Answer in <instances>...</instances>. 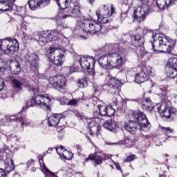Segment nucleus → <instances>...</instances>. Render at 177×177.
<instances>
[{
    "mask_svg": "<svg viewBox=\"0 0 177 177\" xmlns=\"http://www.w3.org/2000/svg\"><path fill=\"white\" fill-rule=\"evenodd\" d=\"M114 13V7L109 8L107 6H104L103 10L98 8L95 15L97 17V21L92 19H86L80 24L81 28L84 32L86 34H91V35H95L97 32H100L103 28L102 24H106L110 21V17Z\"/></svg>",
    "mask_w": 177,
    "mask_h": 177,
    "instance_id": "f257e3e1",
    "label": "nucleus"
},
{
    "mask_svg": "<svg viewBox=\"0 0 177 177\" xmlns=\"http://www.w3.org/2000/svg\"><path fill=\"white\" fill-rule=\"evenodd\" d=\"M133 118L136 121H128L124 123V128L126 131L130 133H136V131L140 128L142 132H149L150 131V122L147 120L145 113L140 111L133 112Z\"/></svg>",
    "mask_w": 177,
    "mask_h": 177,
    "instance_id": "f03ea898",
    "label": "nucleus"
},
{
    "mask_svg": "<svg viewBox=\"0 0 177 177\" xmlns=\"http://www.w3.org/2000/svg\"><path fill=\"white\" fill-rule=\"evenodd\" d=\"M152 49L154 52L171 53L176 45V41L170 39L162 33H156L152 35Z\"/></svg>",
    "mask_w": 177,
    "mask_h": 177,
    "instance_id": "7ed1b4c3",
    "label": "nucleus"
},
{
    "mask_svg": "<svg viewBox=\"0 0 177 177\" xmlns=\"http://www.w3.org/2000/svg\"><path fill=\"white\" fill-rule=\"evenodd\" d=\"M127 63V58L121 56L118 53H111L102 55L98 60V64L104 70L120 69Z\"/></svg>",
    "mask_w": 177,
    "mask_h": 177,
    "instance_id": "20e7f679",
    "label": "nucleus"
},
{
    "mask_svg": "<svg viewBox=\"0 0 177 177\" xmlns=\"http://www.w3.org/2000/svg\"><path fill=\"white\" fill-rule=\"evenodd\" d=\"M121 85H122L121 80L115 77H113L109 72L105 73V84L103 86L104 88L107 86L109 93L115 95L116 99L120 97V88H121Z\"/></svg>",
    "mask_w": 177,
    "mask_h": 177,
    "instance_id": "39448f33",
    "label": "nucleus"
},
{
    "mask_svg": "<svg viewBox=\"0 0 177 177\" xmlns=\"http://www.w3.org/2000/svg\"><path fill=\"white\" fill-rule=\"evenodd\" d=\"M52 98L49 96H45L44 95H34L32 99L27 103L26 107H34V106H38L41 109L50 111V106L52 104Z\"/></svg>",
    "mask_w": 177,
    "mask_h": 177,
    "instance_id": "423d86ee",
    "label": "nucleus"
},
{
    "mask_svg": "<svg viewBox=\"0 0 177 177\" xmlns=\"http://www.w3.org/2000/svg\"><path fill=\"white\" fill-rule=\"evenodd\" d=\"M150 0H140V3H142V6H139L134 10L133 19L138 23H142L145 21L146 16L149 15V10H150V7L147 3Z\"/></svg>",
    "mask_w": 177,
    "mask_h": 177,
    "instance_id": "0eeeda50",
    "label": "nucleus"
},
{
    "mask_svg": "<svg viewBox=\"0 0 177 177\" xmlns=\"http://www.w3.org/2000/svg\"><path fill=\"white\" fill-rule=\"evenodd\" d=\"M60 35H62L59 33V30H56L40 32L38 35V44L41 45V46H44L46 45L48 42H52V41H57V39L60 38Z\"/></svg>",
    "mask_w": 177,
    "mask_h": 177,
    "instance_id": "6e6552de",
    "label": "nucleus"
},
{
    "mask_svg": "<svg viewBox=\"0 0 177 177\" xmlns=\"http://www.w3.org/2000/svg\"><path fill=\"white\" fill-rule=\"evenodd\" d=\"M79 64L83 70H87L90 75L95 74V64H96L95 57L79 56Z\"/></svg>",
    "mask_w": 177,
    "mask_h": 177,
    "instance_id": "1a4fd4ad",
    "label": "nucleus"
},
{
    "mask_svg": "<svg viewBox=\"0 0 177 177\" xmlns=\"http://www.w3.org/2000/svg\"><path fill=\"white\" fill-rule=\"evenodd\" d=\"M19 50V41L16 39L6 38L3 39L2 50L6 55L12 56Z\"/></svg>",
    "mask_w": 177,
    "mask_h": 177,
    "instance_id": "9d476101",
    "label": "nucleus"
},
{
    "mask_svg": "<svg viewBox=\"0 0 177 177\" xmlns=\"http://www.w3.org/2000/svg\"><path fill=\"white\" fill-rule=\"evenodd\" d=\"M49 82L55 89H57L58 91H60V89H66L67 85V80H66V77L63 75H54L50 77Z\"/></svg>",
    "mask_w": 177,
    "mask_h": 177,
    "instance_id": "9b49d317",
    "label": "nucleus"
},
{
    "mask_svg": "<svg viewBox=\"0 0 177 177\" xmlns=\"http://www.w3.org/2000/svg\"><path fill=\"white\" fill-rule=\"evenodd\" d=\"M155 108L156 109V111H158L160 115L165 118H171V115L176 113V109L168 107L165 104H158Z\"/></svg>",
    "mask_w": 177,
    "mask_h": 177,
    "instance_id": "f8f14e48",
    "label": "nucleus"
},
{
    "mask_svg": "<svg viewBox=\"0 0 177 177\" xmlns=\"http://www.w3.org/2000/svg\"><path fill=\"white\" fill-rule=\"evenodd\" d=\"M94 161L95 165H100L103 164V162L107 160V155L103 153L102 152H95L94 154H91L88 158H86V161Z\"/></svg>",
    "mask_w": 177,
    "mask_h": 177,
    "instance_id": "ddd939ff",
    "label": "nucleus"
},
{
    "mask_svg": "<svg viewBox=\"0 0 177 177\" xmlns=\"http://www.w3.org/2000/svg\"><path fill=\"white\" fill-rule=\"evenodd\" d=\"M131 102H136L137 103H141V106L143 109V110H146V111H151L153 110V111H156L157 108H156V106H153V102H151L149 98H142L141 100L139 99H133L131 100Z\"/></svg>",
    "mask_w": 177,
    "mask_h": 177,
    "instance_id": "4468645a",
    "label": "nucleus"
},
{
    "mask_svg": "<svg viewBox=\"0 0 177 177\" xmlns=\"http://www.w3.org/2000/svg\"><path fill=\"white\" fill-rule=\"evenodd\" d=\"M98 110L102 117H113L115 114V110L110 106L98 105Z\"/></svg>",
    "mask_w": 177,
    "mask_h": 177,
    "instance_id": "2eb2a0df",
    "label": "nucleus"
},
{
    "mask_svg": "<svg viewBox=\"0 0 177 177\" xmlns=\"http://www.w3.org/2000/svg\"><path fill=\"white\" fill-rule=\"evenodd\" d=\"M49 3H50V0H30L28 1L29 8L31 10H35L38 7L48 6Z\"/></svg>",
    "mask_w": 177,
    "mask_h": 177,
    "instance_id": "dca6fc26",
    "label": "nucleus"
},
{
    "mask_svg": "<svg viewBox=\"0 0 177 177\" xmlns=\"http://www.w3.org/2000/svg\"><path fill=\"white\" fill-rule=\"evenodd\" d=\"M68 13L71 14L72 17H76L77 20L80 24L85 20V17L81 14V10H80V6L75 5L72 10L68 11Z\"/></svg>",
    "mask_w": 177,
    "mask_h": 177,
    "instance_id": "f3484780",
    "label": "nucleus"
},
{
    "mask_svg": "<svg viewBox=\"0 0 177 177\" xmlns=\"http://www.w3.org/2000/svg\"><path fill=\"white\" fill-rule=\"evenodd\" d=\"M66 52H67L66 49L61 48L59 51H58V55L51 59V62L53 63V64L55 66H62V64H63V59H64V55H66Z\"/></svg>",
    "mask_w": 177,
    "mask_h": 177,
    "instance_id": "a211bd4d",
    "label": "nucleus"
},
{
    "mask_svg": "<svg viewBox=\"0 0 177 177\" xmlns=\"http://www.w3.org/2000/svg\"><path fill=\"white\" fill-rule=\"evenodd\" d=\"M56 151L57 154L64 160H71V158H73V153L66 150L63 146L57 147Z\"/></svg>",
    "mask_w": 177,
    "mask_h": 177,
    "instance_id": "6ab92c4d",
    "label": "nucleus"
},
{
    "mask_svg": "<svg viewBox=\"0 0 177 177\" xmlns=\"http://www.w3.org/2000/svg\"><path fill=\"white\" fill-rule=\"evenodd\" d=\"M62 120L64 119L62 118V115L53 114L48 118V123L49 127H57V125H59V122Z\"/></svg>",
    "mask_w": 177,
    "mask_h": 177,
    "instance_id": "aec40b11",
    "label": "nucleus"
},
{
    "mask_svg": "<svg viewBox=\"0 0 177 177\" xmlns=\"http://www.w3.org/2000/svg\"><path fill=\"white\" fill-rule=\"evenodd\" d=\"M27 62L30 63V66L35 67V68H38L39 64V58L36 54H28L26 57Z\"/></svg>",
    "mask_w": 177,
    "mask_h": 177,
    "instance_id": "412c9836",
    "label": "nucleus"
},
{
    "mask_svg": "<svg viewBox=\"0 0 177 177\" xmlns=\"http://www.w3.org/2000/svg\"><path fill=\"white\" fill-rule=\"evenodd\" d=\"M175 3V0H156V6L160 10H164L168 6L174 5Z\"/></svg>",
    "mask_w": 177,
    "mask_h": 177,
    "instance_id": "4be33fe9",
    "label": "nucleus"
},
{
    "mask_svg": "<svg viewBox=\"0 0 177 177\" xmlns=\"http://www.w3.org/2000/svg\"><path fill=\"white\" fill-rule=\"evenodd\" d=\"M62 49V47H59L57 44H54L50 46L46 49V56L50 60H52L53 57H55V53L56 50H58V52Z\"/></svg>",
    "mask_w": 177,
    "mask_h": 177,
    "instance_id": "5701e85b",
    "label": "nucleus"
},
{
    "mask_svg": "<svg viewBox=\"0 0 177 177\" xmlns=\"http://www.w3.org/2000/svg\"><path fill=\"white\" fill-rule=\"evenodd\" d=\"M145 44V37L140 35H136L131 37V45L136 48L142 46Z\"/></svg>",
    "mask_w": 177,
    "mask_h": 177,
    "instance_id": "b1692460",
    "label": "nucleus"
},
{
    "mask_svg": "<svg viewBox=\"0 0 177 177\" xmlns=\"http://www.w3.org/2000/svg\"><path fill=\"white\" fill-rule=\"evenodd\" d=\"M13 8V3L10 0L0 1V12H9Z\"/></svg>",
    "mask_w": 177,
    "mask_h": 177,
    "instance_id": "393cba45",
    "label": "nucleus"
},
{
    "mask_svg": "<svg viewBox=\"0 0 177 177\" xmlns=\"http://www.w3.org/2000/svg\"><path fill=\"white\" fill-rule=\"evenodd\" d=\"M147 75L143 70H142L140 72H138L136 74L135 76V82L137 84H142L143 82H146L148 80Z\"/></svg>",
    "mask_w": 177,
    "mask_h": 177,
    "instance_id": "a878e982",
    "label": "nucleus"
},
{
    "mask_svg": "<svg viewBox=\"0 0 177 177\" xmlns=\"http://www.w3.org/2000/svg\"><path fill=\"white\" fill-rule=\"evenodd\" d=\"M10 70L13 73V74L17 75V74L20 73V64H19V62L16 60L11 61L10 64Z\"/></svg>",
    "mask_w": 177,
    "mask_h": 177,
    "instance_id": "bb28decb",
    "label": "nucleus"
},
{
    "mask_svg": "<svg viewBox=\"0 0 177 177\" xmlns=\"http://www.w3.org/2000/svg\"><path fill=\"white\" fill-rule=\"evenodd\" d=\"M103 127L108 131H114L117 128V123L114 120H109L104 122Z\"/></svg>",
    "mask_w": 177,
    "mask_h": 177,
    "instance_id": "cd10ccee",
    "label": "nucleus"
},
{
    "mask_svg": "<svg viewBox=\"0 0 177 177\" xmlns=\"http://www.w3.org/2000/svg\"><path fill=\"white\" fill-rule=\"evenodd\" d=\"M4 168L6 172L9 174L12 172V171H15V162L12 159H8L7 161L5 162Z\"/></svg>",
    "mask_w": 177,
    "mask_h": 177,
    "instance_id": "c85d7f7f",
    "label": "nucleus"
},
{
    "mask_svg": "<svg viewBox=\"0 0 177 177\" xmlns=\"http://www.w3.org/2000/svg\"><path fill=\"white\" fill-rule=\"evenodd\" d=\"M166 75L169 78H176L177 77V68H166Z\"/></svg>",
    "mask_w": 177,
    "mask_h": 177,
    "instance_id": "c756f323",
    "label": "nucleus"
},
{
    "mask_svg": "<svg viewBox=\"0 0 177 177\" xmlns=\"http://www.w3.org/2000/svg\"><path fill=\"white\" fill-rule=\"evenodd\" d=\"M68 16H70V15H67V14H66V12H64V13L61 12L60 14H59L58 17H57V23L58 26H60L63 28H67V25L63 22L62 23L60 19H67V17H68Z\"/></svg>",
    "mask_w": 177,
    "mask_h": 177,
    "instance_id": "7c9ffc66",
    "label": "nucleus"
},
{
    "mask_svg": "<svg viewBox=\"0 0 177 177\" xmlns=\"http://www.w3.org/2000/svg\"><path fill=\"white\" fill-rule=\"evenodd\" d=\"M88 127L90 129H96L97 131H100V126L99 125V123L96 122V120L95 119H89L88 121Z\"/></svg>",
    "mask_w": 177,
    "mask_h": 177,
    "instance_id": "2f4dec72",
    "label": "nucleus"
},
{
    "mask_svg": "<svg viewBox=\"0 0 177 177\" xmlns=\"http://www.w3.org/2000/svg\"><path fill=\"white\" fill-rule=\"evenodd\" d=\"M166 68H177V58L171 57L168 60Z\"/></svg>",
    "mask_w": 177,
    "mask_h": 177,
    "instance_id": "473e14b6",
    "label": "nucleus"
},
{
    "mask_svg": "<svg viewBox=\"0 0 177 177\" xmlns=\"http://www.w3.org/2000/svg\"><path fill=\"white\" fill-rule=\"evenodd\" d=\"M18 121L20 122L22 127H27L31 124V120L27 118V116L24 115L21 118H18Z\"/></svg>",
    "mask_w": 177,
    "mask_h": 177,
    "instance_id": "72a5a7b5",
    "label": "nucleus"
},
{
    "mask_svg": "<svg viewBox=\"0 0 177 177\" xmlns=\"http://www.w3.org/2000/svg\"><path fill=\"white\" fill-rule=\"evenodd\" d=\"M142 71L147 75L148 78L149 75H151V77H153V75H156V71H154V69L151 66H145L142 68Z\"/></svg>",
    "mask_w": 177,
    "mask_h": 177,
    "instance_id": "f704fd0d",
    "label": "nucleus"
},
{
    "mask_svg": "<svg viewBox=\"0 0 177 177\" xmlns=\"http://www.w3.org/2000/svg\"><path fill=\"white\" fill-rule=\"evenodd\" d=\"M56 3L62 9H67L68 8V0H56Z\"/></svg>",
    "mask_w": 177,
    "mask_h": 177,
    "instance_id": "c9c22d12",
    "label": "nucleus"
},
{
    "mask_svg": "<svg viewBox=\"0 0 177 177\" xmlns=\"http://www.w3.org/2000/svg\"><path fill=\"white\" fill-rule=\"evenodd\" d=\"M159 91L158 95L159 96H165L167 94V91H168V86L167 85H163V86H160L159 88L158 89Z\"/></svg>",
    "mask_w": 177,
    "mask_h": 177,
    "instance_id": "e433bc0d",
    "label": "nucleus"
},
{
    "mask_svg": "<svg viewBox=\"0 0 177 177\" xmlns=\"http://www.w3.org/2000/svg\"><path fill=\"white\" fill-rule=\"evenodd\" d=\"M77 84L80 88H86V86H88V78L84 77L79 80Z\"/></svg>",
    "mask_w": 177,
    "mask_h": 177,
    "instance_id": "4c0bfd02",
    "label": "nucleus"
},
{
    "mask_svg": "<svg viewBox=\"0 0 177 177\" xmlns=\"http://www.w3.org/2000/svg\"><path fill=\"white\" fill-rule=\"evenodd\" d=\"M42 171L45 172L46 177H55V173H52L49 171V169L46 168V166H45V164H43Z\"/></svg>",
    "mask_w": 177,
    "mask_h": 177,
    "instance_id": "58836bf2",
    "label": "nucleus"
},
{
    "mask_svg": "<svg viewBox=\"0 0 177 177\" xmlns=\"http://www.w3.org/2000/svg\"><path fill=\"white\" fill-rule=\"evenodd\" d=\"M136 53L138 56H140V57H143V56L146 55V51L145 50V48L141 47V46L137 47Z\"/></svg>",
    "mask_w": 177,
    "mask_h": 177,
    "instance_id": "ea45409f",
    "label": "nucleus"
},
{
    "mask_svg": "<svg viewBox=\"0 0 177 177\" xmlns=\"http://www.w3.org/2000/svg\"><path fill=\"white\" fill-rule=\"evenodd\" d=\"M161 129L166 136L169 137V133H174V129L169 127H162Z\"/></svg>",
    "mask_w": 177,
    "mask_h": 177,
    "instance_id": "a19ab883",
    "label": "nucleus"
},
{
    "mask_svg": "<svg viewBox=\"0 0 177 177\" xmlns=\"http://www.w3.org/2000/svg\"><path fill=\"white\" fill-rule=\"evenodd\" d=\"M12 86H14V88H17V89H21V86H23V83L20 82L16 79H14L12 80Z\"/></svg>",
    "mask_w": 177,
    "mask_h": 177,
    "instance_id": "79ce46f5",
    "label": "nucleus"
},
{
    "mask_svg": "<svg viewBox=\"0 0 177 177\" xmlns=\"http://www.w3.org/2000/svg\"><path fill=\"white\" fill-rule=\"evenodd\" d=\"M5 120L7 122H13V121H18L19 118H17L15 115L6 116Z\"/></svg>",
    "mask_w": 177,
    "mask_h": 177,
    "instance_id": "37998d69",
    "label": "nucleus"
},
{
    "mask_svg": "<svg viewBox=\"0 0 177 177\" xmlns=\"http://www.w3.org/2000/svg\"><path fill=\"white\" fill-rule=\"evenodd\" d=\"M26 87L28 92L35 93V88L32 84H31V83L26 84Z\"/></svg>",
    "mask_w": 177,
    "mask_h": 177,
    "instance_id": "c03bdc74",
    "label": "nucleus"
},
{
    "mask_svg": "<svg viewBox=\"0 0 177 177\" xmlns=\"http://www.w3.org/2000/svg\"><path fill=\"white\" fill-rule=\"evenodd\" d=\"M136 156L135 155H130L124 160V162H131V161H133V160H136Z\"/></svg>",
    "mask_w": 177,
    "mask_h": 177,
    "instance_id": "a18cd8bd",
    "label": "nucleus"
},
{
    "mask_svg": "<svg viewBox=\"0 0 177 177\" xmlns=\"http://www.w3.org/2000/svg\"><path fill=\"white\" fill-rule=\"evenodd\" d=\"M68 104L69 106H77V104H78V101L75 99H72L69 100V102H68Z\"/></svg>",
    "mask_w": 177,
    "mask_h": 177,
    "instance_id": "49530a36",
    "label": "nucleus"
},
{
    "mask_svg": "<svg viewBox=\"0 0 177 177\" xmlns=\"http://www.w3.org/2000/svg\"><path fill=\"white\" fill-rule=\"evenodd\" d=\"M62 171H64V174H65V175H71L73 172V169L67 167L66 169H63Z\"/></svg>",
    "mask_w": 177,
    "mask_h": 177,
    "instance_id": "de8ad7c7",
    "label": "nucleus"
},
{
    "mask_svg": "<svg viewBox=\"0 0 177 177\" xmlns=\"http://www.w3.org/2000/svg\"><path fill=\"white\" fill-rule=\"evenodd\" d=\"M5 88V82L3 81L0 82V92H1ZM0 97H2V95H0Z\"/></svg>",
    "mask_w": 177,
    "mask_h": 177,
    "instance_id": "09e8293b",
    "label": "nucleus"
},
{
    "mask_svg": "<svg viewBox=\"0 0 177 177\" xmlns=\"http://www.w3.org/2000/svg\"><path fill=\"white\" fill-rule=\"evenodd\" d=\"M21 28L22 30H27V22H22L21 24Z\"/></svg>",
    "mask_w": 177,
    "mask_h": 177,
    "instance_id": "8fccbe9b",
    "label": "nucleus"
},
{
    "mask_svg": "<svg viewBox=\"0 0 177 177\" xmlns=\"http://www.w3.org/2000/svg\"><path fill=\"white\" fill-rule=\"evenodd\" d=\"M5 175H6V173H5V170L3 169L0 168V177H4Z\"/></svg>",
    "mask_w": 177,
    "mask_h": 177,
    "instance_id": "3c124183",
    "label": "nucleus"
},
{
    "mask_svg": "<svg viewBox=\"0 0 177 177\" xmlns=\"http://www.w3.org/2000/svg\"><path fill=\"white\" fill-rule=\"evenodd\" d=\"M95 131H97L96 129H90L88 133L90 135H91L92 136H93V135H95Z\"/></svg>",
    "mask_w": 177,
    "mask_h": 177,
    "instance_id": "603ef678",
    "label": "nucleus"
},
{
    "mask_svg": "<svg viewBox=\"0 0 177 177\" xmlns=\"http://www.w3.org/2000/svg\"><path fill=\"white\" fill-rule=\"evenodd\" d=\"M27 165L28 167H31V165H34V160L31 159L28 160Z\"/></svg>",
    "mask_w": 177,
    "mask_h": 177,
    "instance_id": "864d4df0",
    "label": "nucleus"
},
{
    "mask_svg": "<svg viewBox=\"0 0 177 177\" xmlns=\"http://www.w3.org/2000/svg\"><path fill=\"white\" fill-rule=\"evenodd\" d=\"M76 149L77 151H82V146L80 145H76Z\"/></svg>",
    "mask_w": 177,
    "mask_h": 177,
    "instance_id": "5fc2aeb1",
    "label": "nucleus"
},
{
    "mask_svg": "<svg viewBox=\"0 0 177 177\" xmlns=\"http://www.w3.org/2000/svg\"><path fill=\"white\" fill-rule=\"evenodd\" d=\"M64 136V134L63 133V131H59V136H58V138L59 139H63V136Z\"/></svg>",
    "mask_w": 177,
    "mask_h": 177,
    "instance_id": "6e6d98bb",
    "label": "nucleus"
},
{
    "mask_svg": "<svg viewBox=\"0 0 177 177\" xmlns=\"http://www.w3.org/2000/svg\"><path fill=\"white\" fill-rule=\"evenodd\" d=\"M3 46V39L0 41V50H2Z\"/></svg>",
    "mask_w": 177,
    "mask_h": 177,
    "instance_id": "4d7b16f0",
    "label": "nucleus"
},
{
    "mask_svg": "<svg viewBox=\"0 0 177 177\" xmlns=\"http://www.w3.org/2000/svg\"><path fill=\"white\" fill-rule=\"evenodd\" d=\"M79 37L81 38V39H87L86 37H85V36L80 35Z\"/></svg>",
    "mask_w": 177,
    "mask_h": 177,
    "instance_id": "13d9d810",
    "label": "nucleus"
},
{
    "mask_svg": "<svg viewBox=\"0 0 177 177\" xmlns=\"http://www.w3.org/2000/svg\"><path fill=\"white\" fill-rule=\"evenodd\" d=\"M115 167H116L117 169H118L119 171H121L120 167H119L118 165H115Z\"/></svg>",
    "mask_w": 177,
    "mask_h": 177,
    "instance_id": "bf43d9fd",
    "label": "nucleus"
},
{
    "mask_svg": "<svg viewBox=\"0 0 177 177\" xmlns=\"http://www.w3.org/2000/svg\"><path fill=\"white\" fill-rule=\"evenodd\" d=\"M97 114H99L98 112H95V113H94V116L96 117V118H97Z\"/></svg>",
    "mask_w": 177,
    "mask_h": 177,
    "instance_id": "052dcab7",
    "label": "nucleus"
},
{
    "mask_svg": "<svg viewBox=\"0 0 177 177\" xmlns=\"http://www.w3.org/2000/svg\"><path fill=\"white\" fill-rule=\"evenodd\" d=\"M89 3L92 5V3H93V2H95V0H88Z\"/></svg>",
    "mask_w": 177,
    "mask_h": 177,
    "instance_id": "680f3d73",
    "label": "nucleus"
},
{
    "mask_svg": "<svg viewBox=\"0 0 177 177\" xmlns=\"http://www.w3.org/2000/svg\"><path fill=\"white\" fill-rule=\"evenodd\" d=\"M117 99L115 101H113V104H115V106H117Z\"/></svg>",
    "mask_w": 177,
    "mask_h": 177,
    "instance_id": "e2e57ef3",
    "label": "nucleus"
},
{
    "mask_svg": "<svg viewBox=\"0 0 177 177\" xmlns=\"http://www.w3.org/2000/svg\"><path fill=\"white\" fill-rule=\"evenodd\" d=\"M11 2H12L13 3H15V2H16V0H10Z\"/></svg>",
    "mask_w": 177,
    "mask_h": 177,
    "instance_id": "0e129e2a",
    "label": "nucleus"
},
{
    "mask_svg": "<svg viewBox=\"0 0 177 177\" xmlns=\"http://www.w3.org/2000/svg\"><path fill=\"white\" fill-rule=\"evenodd\" d=\"M21 17H24V15H21Z\"/></svg>",
    "mask_w": 177,
    "mask_h": 177,
    "instance_id": "69168bd1",
    "label": "nucleus"
},
{
    "mask_svg": "<svg viewBox=\"0 0 177 177\" xmlns=\"http://www.w3.org/2000/svg\"><path fill=\"white\" fill-rule=\"evenodd\" d=\"M22 10H24V12H26L24 10L22 9Z\"/></svg>",
    "mask_w": 177,
    "mask_h": 177,
    "instance_id": "338daca9",
    "label": "nucleus"
},
{
    "mask_svg": "<svg viewBox=\"0 0 177 177\" xmlns=\"http://www.w3.org/2000/svg\"><path fill=\"white\" fill-rule=\"evenodd\" d=\"M176 83L177 84V80H176Z\"/></svg>",
    "mask_w": 177,
    "mask_h": 177,
    "instance_id": "774afa93",
    "label": "nucleus"
}]
</instances>
